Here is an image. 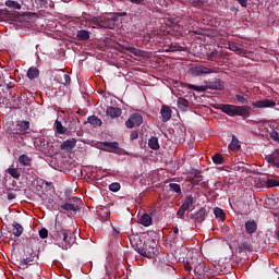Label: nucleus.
Masks as SVG:
<instances>
[{
    "mask_svg": "<svg viewBox=\"0 0 279 279\" xmlns=\"http://www.w3.org/2000/svg\"><path fill=\"white\" fill-rule=\"evenodd\" d=\"M10 98L12 99V101H16V90L12 89L9 93Z\"/></svg>",
    "mask_w": 279,
    "mask_h": 279,
    "instance_id": "4d7b16f0",
    "label": "nucleus"
},
{
    "mask_svg": "<svg viewBox=\"0 0 279 279\" xmlns=\"http://www.w3.org/2000/svg\"><path fill=\"white\" fill-rule=\"evenodd\" d=\"M120 14H112L111 16L92 17L90 25L96 27H102L104 29H114L117 22L119 21Z\"/></svg>",
    "mask_w": 279,
    "mask_h": 279,
    "instance_id": "f03ea898",
    "label": "nucleus"
},
{
    "mask_svg": "<svg viewBox=\"0 0 279 279\" xmlns=\"http://www.w3.org/2000/svg\"><path fill=\"white\" fill-rule=\"evenodd\" d=\"M82 204L81 198L73 196L72 198H69L68 202H60L58 206L59 209L64 210L65 213H77Z\"/></svg>",
    "mask_w": 279,
    "mask_h": 279,
    "instance_id": "39448f33",
    "label": "nucleus"
},
{
    "mask_svg": "<svg viewBox=\"0 0 279 279\" xmlns=\"http://www.w3.org/2000/svg\"><path fill=\"white\" fill-rule=\"evenodd\" d=\"M8 173L11 178H14L15 180H19V178H21V172L16 168H9Z\"/></svg>",
    "mask_w": 279,
    "mask_h": 279,
    "instance_id": "37998d69",
    "label": "nucleus"
},
{
    "mask_svg": "<svg viewBox=\"0 0 279 279\" xmlns=\"http://www.w3.org/2000/svg\"><path fill=\"white\" fill-rule=\"evenodd\" d=\"M19 162L23 167H29V165H32V158H29L27 155H22L19 157Z\"/></svg>",
    "mask_w": 279,
    "mask_h": 279,
    "instance_id": "c9c22d12",
    "label": "nucleus"
},
{
    "mask_svg": "<svg viewBox=\"0 0 279 279\" xmlns=\"http://www.w3.org/2000/svg\"><path fill=\"white\" fill-rule=\"evenodd\" d=\"M193 75H210V73H215V70L204 66V65H197L192 69Z\"/></svg>",
    "mask_w": 279,
    "mask_h": 279,
    "instance_id": "ddd939ff",
    "label": "nucleus"
},
{
    "mask_svg": "<svg viewBox=\"0 0 279 279\" xmlns=\"http://www.w3.org/2000/svg\"><path fill=\"white\" fill-rule=\"evenodd\" d=\"M194 275L198 278H202V276H206V265L201 262L196 269H194Z\"/></svg>",
    "mask_w": 279,
    "mask_h": 279,
    "instance_id": "cd10ccee",
    "label": "nucleus"
},
{
    "mask_svg": "<svg viewBox=\"0 0 279 279\" xmlns=\"http://www.w3.org/2000/svg\"><path fill=\"white\" fill-rule=\"evenodd\" d=\"M190 174L192 175L190 178V182L192 184H194V186H199V184H202V182L204 181V177L202 175V171H199L197 169H192Z\"/></svg>",
    "mask_w": 279,
    "mask_h": 279,
    "instance_id": "9b49d317",
    "label": "nucleus"
},
{
    "mask_svg": "<svg viewBox=\"0 0 279 279\" xmlns=\"http://www.w3.org/2000/svg\"><path fill=\"white\" fill-rule=\"evenodd\" d=\"M178 234H180V229L178 227H173L172 238L178 239Z\"/></svg>",
    "mask_w": 279,
    "mask_h": 279,
    "instance_id": "13d9d810",
    "label": "nucleus"
},
{
    "mask_svg": "<svg viewBox=\"0 0 279 279\" xmlns=\"http://www.w3.org/2000/svg\"><path fill=\"white\" fill-rule=\"evenodd\" d=\"M116 49H117L118 51H120V53H128V51H129V52L132 53L133 56H137V57L141 56V50H140L138 48H134V47H132V46L125 47V46H123V45H121V44H117Z\"/></svg>",
    "mask_w": 279,
    "mask_h": 279,
    "instance_id": "f8f14e48",
    "label": "nucleus"
},
{
    "mask_svg": "<svg viewBox=\"0 0 279 279\" xmlns=\"http://www.w3.org/2000/svg\"><path fill=\"white\" fill-rule=\"evenodd\" d=\"M40 75V70L38 68H29L27 71L28 80H36Z\"/></svg>",
    "mask_w": 279,
    "mask_h": 279,
    "instance_id": "c756f323",
    "label": "nucleus"
},
{
    "mask_svg": "<svg viewBox=\"0 0 279 279\" xmlns=\"http://www.w3.org/2000/svg\"><path fill=\"white\" fill-rule=\"evenodd\" d=\"M202 263V259H199V257H197V255L192 256L190 259H187L184 263V269L185 271H193V269L195 270L196 267Z\"/></svg>",
    "mask_w": 279,
    "mask_h": 279,
    "instance_id": "9d476101",
    "label": "nucleus"
},
{
    "mask_svg": "<svg viewBox=\"0 0 279 279\" xmlns=\"http://www.w3.org/2000/svg\"><path fill=\"white\" fill-rule=\"evenodd\" d=\"M207 88L210 90H223V88H226V83L220 78H216L215 81L207 82Z\"/></svg>",
    "mask_w": 279,
    "mask_h": 279,
    "instance_id": "4468645a",
    "label": "nucleus"
},
{
    "mask_svg": "<svg viewBox=\"0 0 279 279\" xmlns=\"http://www.w3.org/2000/svg\"><path fill=\"white\" fill-rule=\"evenodd\" d=\"M207 60H210L211 62L217 60V50L207 53Z\"/></svg>",
    "mask_w": 279,
    "mask_h": 279,
    "instance_id": "8fccbe9b",
    "label": "nucleus"
},
{
    "mask_svg": "<svg viewBox=\"0 0 279 279\" xmlns=\"http://www.w3.org/2000/svg\"><path fill=\"white\" fill-rule=\"evenodd\" d=\"M229 149H231V151H239V149H241V144L239 143L236 136L234 135H232V141L229 144Z\"/></svg>",
    "mask_w": 279,
    "mask_h": 279,
    "instance_id": "7c9ffc66",
    "label": "nucleus"
},
{
    "mask_svg": "<svg viewBox=\"0 0 279 279\" xmlns=\"http://www.w3.org/2000/svg\"><path fill=\"white\" fill-rule=\"evenodd\" d=\"M38 260V254L36 252L31 253L29 257L22 260V265H34Z\"/></svg>",
    "mask_w": 279,
    "mask_h": 279,
    "instance_id": "393cba45",
    "label": "nucleus"
},
{
    "mask_svg": "<svg viewBox=\"0 0 279 279\" xmlns=\"http://www.w3.org/2000/svg\"><path fill=\"white\" fill-rule=\"evenodd\" d=\"M206 208L203 207L194 214L193 218L195 219L196 223H203V221H206Z\"/></svg>",
    "mask_w": 279,
    "mask_h": 279,
    "instance_id": "412c9836",
    "label": "nucleus"
},
{
    "mask_svg": "<svg viewBox=\"0 0 279 279\" xmlns=\"http://www.w3.org/2000/svg\"><path fill=\"white\" fill-rule=\"evenodd\" d=\"M239 252H253L254 246L248 241H243L238 244Z\"/></svg>",
    "mask_w": 279,
    "mask_h": 279,
    "instance_id": "b1692460",
    "label": "nucleus"
},
{
    "mask_svg": "<svg viewBox=\"0 0 279 279\" xmlns=\"http://www.w3.org/2000/svg\"><path fill=\"white\" fill-rule=\"evenodd\" d=\"M270 138L272 141H276V143H279V134H278V131H271L270 132Z\"/></svg>",
    "mask_w": 279,
    "mask_h": 279,
    "instance_id": "603ef678",
    "label": "nucleus"
},
{
    "mask_svg": "<svg viewBox=\"0 0 279 279\" xmlns=\"http://www.w3.org/2000/svg\"><path fill=\"white\" fill-rule=\"evenodd\" d=\"M106 151L119 154V142H105Z\"/></svg>",
    "mask_w": 279,
    "mask_h": 279,
    "instance_id": "aec40b11",
    "label": "nucleus"
},
{
    "mask_svg": "<svg viewBox=\"0 0 279 279\" xmlns=\"http://www.w3.org/2000/svg\"><path fill=\"white\" fill-rule=\"evenodd\" d=\"M39 236H40V239H47V236H49V231L45 228L40 229Z\"/></svg>",
    "mask_w": 279,
    "mask_h": 279,
    "instance_id": "3c124183",
    "label": "nucleus"
},
{
    "mask_svg": "<svg viewBox=\"0 0 279 279\" xmlns=\"http://www.w3.org/2000/svg\"><path fill=\"white\" fill-rule=\"evenodd\" d=\"M219 110L228 117H242L243 119H247L250 117V110L245 106H236V105H220Z\"/></svg>",
    "mask_w": 279,
    "mask_h": 279,
    "instance_id": "7ed1b4c3",
    "label": "nucleus"
},
{
    "mask_svg": "<svg viewBox=\"0 0 279 279\" xmlns=\"http://www.w3.org/2000/svg\"><path fill=\"white\" fill-rule=\"evenodd\" d=\"M228 184L226 181H217L215 183L216 189H225V186Z\"/></svg>",
    "mask_w": 279,
    "mask_h": 279,
    "instance_id": "864d4df0",
    "label": "nucleus"
},
{
    "mask_svg": "<svg viewBox=\"0 0 279 279\" xmlns=\"http://www.w3.org/2000/svg\"><path fill=\"white\" fill-rule=\"evenodd\" d=\"M172 112L173 111L171 110V108H169L165 105L161 107L160 114H161L163 123H167V121H169L171 119Z\"/></svg>",
    "mask_w": 279,
    "mask_h": 279,
    "instance_id": "6ab92c4d",
    "label": "nucleus"
},
{
    "mask_svg": "<svg viewBox=\"0 0 279 279\" xmlns=\"http://www.w3.org/2000/svg\"><path fill=\"white\" fill-rule=\"evenodd\" d=\"M151 216H149L148 214H144L141 217V223L142 226H144L145 228H149V225L151 223Z\"/></svg>",
    "mask_w": 279,
    "mask_h": 279,
    "instance_id": "4c0bfd02",
    "label": "nucleus"
},
{
    "mask_svg": "<svg viewBox=\"0 0 279 279\" xmlns=\"http://www.w3.org/2000/svg\"><path fill=\"white\" fill-rule=\"evenodd\" d=\"M7 199H9V202H12V199H16V194L9 193L8 196H7Z\"/></svg>",
    "mask_w": 279,
    "mask_h": 279,
    "instance_id": "bf43d9fd",
    "label": "nucleus"
},
{
    "mask_svg": "<svg viewBox=\"0 0 279 279\" xmlns=\"http://www.w3.org/2000/svg\"><path fill=\"white\" fill-rule=\"evenodd\" d=\"M211 159L214 165H223V162H226V159H223V156L219 153L215 154Z\"/></svg>",
    "mask_w": 279,
    "mask_h": 279,
    "instance_id": "79ce46f5",
    "label": "nucleus"
},
{
    "mask_svg": "<svg viewBox=\"0 0 279 279\" xmlns=\"http://www.w3.org/2000/svg\"><path fill=\"white\" fill-rule=\"evenodd\" d=\"M87 123L93 125V128H101V125H104V122L97 116H89L87 118Z\"/></svg>",
    "mask_w": 279,
    "mask_h": 279,
    "instance_id": "5701e85b",
    "label": "nucleus"
},
{
    "mask_svg": "<svg viewBox=\"0 0 279 279\" xmlns=\"http://www.w3.org/2000/svg\"><path fill=\"white\" fill-rule=\"evenodd\" d=\"M77 145V140L75 138H71V140H66L61 144V149H65V150H71L74 149V147Z\"/></svg>",
    "mask_w": 279,
    "mask_h": 279,
    "instance_id": "4be33fe9",
    "label": "nucleus"
},
{
    "mask_svg": "<svg viewBox=\"0 0 279 279\" xmlns=\"http://www.w3.org/2000/svg\"><path fill=\"white\" fill-rule=\"evenodd\" d=\"M184 47L175 44V45H170L169 46V51H184Z\"/></svg>",
    "mask_w": 279,
    "mask_h": 279,
    "instance_id": "de8ad7c7",
    "label": "nucleus"
},
{
    "mask_svg": "<svg viewBox=\"0 0 279 279\" xmlns=\"http://www.w3.org/2000/svg\"><path fill=\"white\" fill-rule=\"evenodd\" d=\"M10 88H14V85L8 84L7 85V90H10Z\"/></svg>",
    "mask_w": 279,
    "mask_h": 279,
    "instance_id": "680f3d73",
    "label": "nucleus"
},
{
    "mask_svg": "<svg viewBox=\"0 0 279 279\" xmlns=\"http://www.w3.org/2000/svg\"><path fill=\"white\" fill-rule=\"evenodd\" d=\"M268 162L275 165L276 167H279V150H276L268 156Z\"/></svg>",
    "mask_w": 279,
    "mask_h": 279,
    "instance_id": "c85d7f7f",
    "label": "nucleus"
},
{
    "mask_svg": "<svg viewBox=\"0 0 279 279\" xmlns=\"http://www.w3.org/2000/svg\"><path fill=\"white\" fill-rule=\"evenodd\" d=\"M63 3H69L71 0H61Z\"/></svg>",
    "mask_w": 279,
    "mask_h": 279,
    "instance_id": "e2e57ef3",
    "label": "nucleus"
},
{
    "mask_svg": "<svg viewBox=\"0 0 279 279\" xmlns=\"http://www.w3.org/2000/svg\"><path fill=\"white\" fill-rule=\"evenodd\" d=\"M228 45H229L228 49H230V51H234V53H238L239 56L245 53V50L236 46V44H228Z\"/></svg>",
    "mask_w": 279,
    "mask_h": 279,
    "instance_id": "58836bf2",
    "label": "nucleus"
},
{
    "mask_svg": "<svg viewBox=\"0 0 279 279\" xmlns=\"http://www.w3.org/2000/svg\"><path fill=\"white\" fill-rule=\"evenodd\" d=\"M0 80H1V75H0Z\"/></svg>",
    "mask_w": 279,
    "mask_h": 279,
    "instance_id": "0e129e2a",
    "label": "nucleus"
},
{
    "mask_svg": "<svg viewBox=\"0 0 279 279\" xmlns=\"http://www.w3.org/2000/svg\"><path fill=\"white\" fill-rule=\"evenodd\" d=\"M136 138H138V131H132L130 134V140L136 141Z\"/></svg>",
    "mask_w": 279,
    "mask_h": 279,
    "instance_id": "5fc2aeb1",
    "label": "nucleus"
},
{
    "mask_svg": "<svg viewBox=\"0 0 279 279\" xmlns=\"http://www.w3.org/2000/svg\"><path fill=\"white\" fill-rule=\"evenodd\" d=\"M169 189L172 191V193H178L179 195L182 193V187L178 183H170Z\"/></svg>",
    "mask_w": 279,
    "mask_h": 279,
    "instance_id": "c03bdc74",
    "label": "nucleus"
},
{
    "mask_svg": "<svg viewBox=\"0 0 279 279\" xmlns=\"http://www.w3.org/2000/svg\"><path fill=\"white\" fill-rule=\"evenodd\" d=\"M76 37L78 40H88L90 38V33L86 29L77 31Z\"/></svg>",
    "mask_w": 279,
    "mask_h": 279,
    "instance_id": "2f4dec72",
    "label": "nucleus"
},
{
    "mask_svg": "<svg viewBox=\"0 0 279 279\" xmlns=\"http://www.w3.org/2000/svg\"><path fill=\"white\" fill-rule=\"evenodd\" d=\"M177 104L179 110H182L183 112L189 108V100H186V98H179Z\"/></svg>",
    "mask_w": 279,
    "mask_h": 279,
    "instance_id": "e433bc0d",
    "label": "nucleus"
},
{
    "mask_svg": "<svg viewBox=\"0 0 279 279\" xmlns=\"http://www.w3.org/2000/svg\"><path fill=\"white\" fill-rule=\"evenodd\" d=\"M214 215L216 219H220V221H226V213L223 211V209L219 207L214 208Z\"/></svg>",
    "mask_w": 279,
    "mask_h": 279,
    "instance_id": "473e14b6",
    "label": "nucleus"
},
{
    "mask_svg": "<svg viewBox=\"0 0 279 279\" xmlns=\"http://www.w3.org/2000/svg\"><path fill=\"white\" fill-rule=\"evenodd\" d=\"M109 191H112V193H117L121 191V184L119 182H113L109 185Z\"/></svg>",
    "mask_w": 279,
    "mask_h": 279,
    "instance_id": "a18cd8bd",
    "label": "nucleus"
},
{
    "mask_svg": "<svg viewBox=\"0 0 279 279\" xmlns=\"http://www.w3.org/2000/svg\"><path fill=\"white\" fill-rule=\"evenodd\" d=\"M24 232L23 226L21 223L13 221L12 229L9 231L10 238L14 241V239H19V236H22Z\"/></svg>",
    "mask_w": 279,
    "mask_h": 279,
    "instance_id": "1a4fd4ad",
    "label": "nucleus"
},
{
    "mask_svg": "<svg viewBox=\"0 0 279 279\" xmlns=\"http://www.w3.org/2000/svg\"><path fill=\"white\" fill-rule=\"evenodd\" d=\"M59 83L63 84V86H68V84H71V76L62 73V75H59Z\"/></svg>",
    "mask_w": 279,
    "mask_h": 279,
    "instance_id": "a19ab883",
    "label": "nucleus"
},
{
    "mask_svg": "<svg viewBox=\"0 0 279 279\" xmlns=\"http://www.w3.org/2000/svg\"><path fill=\"white\" fill-rule=\"evenodd\" d=\"M131 245L137 254L145 256V258H150L151 254H154V246H150L149 242H145L138 236L131 240Z\"/></svg>",
    "mask_w": 279,
    "mask_h": 279,
    "instance_id": "20e7f679",
    "label": "nucleus"
},
{
    "mask_svg": "<svg viewBox=\"0 0 279 279\" xmlns=\"http://www.w3.org/2000/svg\"><path fill=\"white\" fill-rule=\"evenodd\" d=\"M54 130L57 134H66V128H64V125H62V122H60L59 120H56L54 122Z\"/></svg>",
    "mask_w": 279,
    "mask_h": 279,
    "instance_id": "f704fd0d",
    "label": "nucleus"
},
{
    "mask_svg": "<svg viewBox=\"0 0 279 279\" xmlns=\"http://www.w3.org/2000/svg\"><path fill=\"white\" fill-rule=\"evenodd\" d=\"M131 3H134L135 5H145L146 0H130Z\"/></svg>",
    "mask_w": 279,
    "mask_h": 279,
    "instance_id": "6e6d98bb",
    "label": "nucleus"
},
{
    "mask_svg": "<svg viewBox=\"0 0 279 279\" xmlns=\"http://www.w3.org/2000/svg\"><path fill=\"white\" fill-rule=\"evenodd\" d=\"M51 238L62 250H69L76 241V238L71 231L64 229L61 221L56 220L54 229L51 232Z\"/></svg>",
    "mask_w": 279,
    "mask_h": 279,
    "instance_id": "f257e3e1",
    "label": "nucleus"
},
{
    "mask_svg": "<svg viewBox=\"0 0 279 279\" xmlns=\"http://www.w3.org/2000/svg\"><path fill=\"white\" fill-rule=\"evenodd\" d=\"M189 88L191 90H196V93H206V90H208V85H201V86H197V85H189Z\"/></svg>",
    "mask_w": 279,
    "mask_h": 279,
    "instance_id": "ea45409f",
    "label": "nucleus"
},
{
    "mask_svg": "<svg viewBox=\"0 0 279 279\" xmlns=\"http://www.w3.org/2000/svg\"><path fill=\"white\" fill-rule=\"evenodd\" d=\"M148 147L150 149H154V151H158V149H160V144L158 143V137L151 136L148 140Z\"/></svg>",
    "mask_w": 279,
    "mask_h": 279,
    "instance_id": "a878e982",
    "label": "nucleus"
},
{
    "mask_svg": "<svg viewBox=\"0 0 279 279\" xmlns=\"http://www.w3.org/2000/svg\"><path fill=\"white\" fill-rule=\"evenodd\" d=\"M106 114L110 117V119H119V117L123 114V111L119 107H107Z\"/></svg>",
    "mask_w": 279,
    "mask_h": 279,
    "instance_id": "dca6fc26",
    "label": "nucleus"
},
{
    "mask_svg": "<svg viewBox=\"0 0 279 279\" xmlns=\"http://www.w3.org/2000/svg\"><path fill=\"white\" fill-rule=\"evenodd\" d=\"M246 234H255L256 230H258V223L254 220H248L244 225Z\"/></svg>",
    "mask_w": 279,
    "mask_h": 279,
    "instance_id": "a211bd4d",
    "label": "nucleus"
},
{
    "mask_svg": "<svg viewBox=\"0 0 279 279\" xmlns=\"http://www.w3.org/2000/svg\"><path fill=\"white\" fill-rule=\"evenodd\" d=\"M235 99L239 104H242V105L247 104V98L245 96L240 95V94L235 95Z\"/></svg>",
    "mask_w": 279,
    "mask_h": 279,
    "instance_id": "09e8293b",
    "label": "nucleus"
},
{
    "mask_svg": "<svg viewBox=\"0 0 279 279\" xmlns=\"http://www.w3.org/2000/svg\"><path fill=\"white\" fill-rule=\"evenodd\" d=\"M29 130V121H22L16 124L15 133L17 134H27Z\"/></svg>",
    "mask_w": 279,
    "mask_h": 279,
    "instance_id": "f3484780",
    "label": "nucleus"
},
{
    "mask_svg": "<svg viewBox=\"0 0 279 279\" xmlns=\"http://www.w3.org/2000/svg\"><path fill=\"white\" fill-rule=\"evenodd\" d=\"M34 145L38 151H41L43 154H53V145L49 143L48 138L45 137H38L35 140Z\"/></svg>",
    "mask_w": 279,
    "mask_h": 279,
    "instance_id": "423d86ee",
    "label": "nucleus"
},
{
    "mask_svg": "<svg viewBox=\"0 0 279 279\" xmlns=\"http://www.w3.org/2000/svg\"><path fill=\"white\" fill-rule=\"evenodd\" d=\"M143 124V116L141 113H133L125 122L126 128L132 130L133 128H140Z\"/></svg>",
    "mask_w": 279,
    "mask_h": 279,
    "instance_id": "6e6552de",
    "label": "nucleus"
},
{
    "mask_svg": "<svg viewBox=\"0 0 279 279\" xmlns=\"http://www.w3.org/2000/svg\"><path fill=\"white\" fill-rule=\"evenodd\" d=\"M253 108H275L276 102L270 99H263L252 102Z\"/></svg>",
    "mask_w": 279,
    "mask_h": 279,
    "instance_id": "2eb2a0df",
    "label": "nucleus"
},
{
    "mask_svg": "<svg viewBox=\"0 0 279 279\" xmlns=\"http://www.w3.org/2000/svg\"><path fill=\"white\" fill-rule=\"evenodd\" d=\"M267 189H274V186H279V181L275 179H268L266 182Z\"/></svg>",
    "mask_w": 279,
    "mask_h": 279,
    "instance_id": "49530a36",
    "label": "nucleus"
},
{
    "mask_svg": "<svg viewBox=\"0 0 279 279\" xmlns=\"http://www.w3.org/2000/svg\"><path fill=\"white\" fill-rule=\"evenodd\" d=\"M34 2L38 8H51L53 5V1L51 0H34Z\"/></svg>",
    "mask_w": 279,
    "mask_h": 279,
    "instance_id": "72a5a7b5",
    "label": "nucleus"
},
{
    "mask_svg": "<svg viewBox=\"0 0 279 279\" xmlns=\"http://www.w3.org/2000/svg\"><path fill=\"white\" fill-rule=\"evenodd\" d=\"M194 206H195V198L193 197V195L185 196L181 207L177 211V217L179 219H184V213H186V210H191V208H194Z\"/></svg>",
    "mask_w": 279,
    "mask_h": 279,
    "instance_id": "0eeeda50",
    "label": "nucleus"
},
{
    "mask_svg": "<svg viewBox=\"0 0 279 279\" xmlns=\"http://www.w3.org/2000/svg\"><path fill=\"white\" fill-rule=\"evenodd\" d=\"M242 8H247V0H238Z\"/></svg>",
    "mask_w": 279,
    "mask_h": 279,
    "instance_id": "052dcab7",
    "label": "nucleus"
},
{
    "mask_svg": "<svg viewBox=\"0 0 279 279\" xmlns=\"http://www.w3.org/2000/svg\"><path fill=\"white\" fill-rule=\"evenodd\" d=\"M4 5L10 10H21L22 8L21 2L14 0H7L4 2Z\"/></svg>",
    "mask_w": 279,
    "mask_h": 279,
    "instance_id": "bb28decb",
    "label": "nucleus"
}]
</instances>
